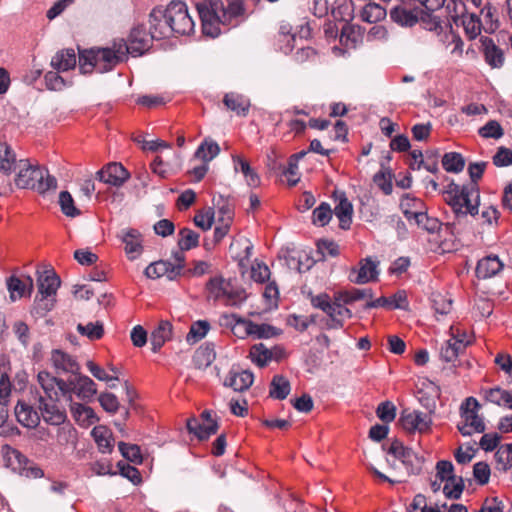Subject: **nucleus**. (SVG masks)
Wrapping results in <instances>:
<instances>
[{
  "label": "nucleus",
  "mask_w": 512,
  "mask_h": 512,
  "mask_svg": "<svg viewBox=\"0 0 512 512\" xmlns=\"http://www.w3.org/2000/svg\"><path fill=\"white\" fill-rule=\"evenodd\" d=\"M218 427V422L214 419L213 412L210 410H204L201 419L190 418L187 420L189 433L194 434L199 440L208 439L217 432Z\"/></svg>",
  "instance_id": "nucleus-12"
},
{
  "label": "nucleus",
  "mask_w": 512,
  "mask_h": 512,
  "mask_svg": "<svg viewBox=\"0 0 512 512\" xmlns=\"http://www.w3.org/2000/svg\"><path fill=\"white\" fill-rule=\"evenodd\" d=\"M172 336V324L168 320H162L158 326L152 331L150 343L153 352H158L166 341Z\"/></svg>",
  "instance_id": "nucleus-29"
},
{
  "label": "nucleus",
  "mask_w": 512,
  "mask_h": 512,
  "mask_svg": "<svg viewBox=\"0 0 512 512\" xmlns=\"http://www.w3.org/2000/svg\"><path fill=\"white\" fill-rule=\"evenodd\" d=\"M220 146L211 138L205 139L195 151V158L202 160L204 163L194 167L192 174L197 181H200L208 171L207 163L213 160L219 153Z\"/></svg>",
  "instance_id": "nucleus-13"
},
{
  "label": "nucleus",
  "mask_w": 512,
  "mask_h": 512,
  "mask_svg": "<svg viewBox=\"0 0 512 512\" xmlns=\"http://www.w3.org/2000/svg\"><path fill=\"white\" fill-rule=\"evenodd\" d=\"M127 58L125 40L113 41L109 47H93L79 52V69L82 74L93 71L106 73L113 70Z\"/></svg>",
  "instance_id": "nucleus-1"
},
{
  "label": "nucleus",
  "mask_w": 512,
  "mask_h": 512,
  "mask_svg": "<svg viewBox=\"0 0 512 512\" xmlns=\"http://www.w3.org/2000/svg\"><path fill=\"white\" fill-rule=\"evenodd\" d=\"M118 238L125 244V252L130 260L137 259L143 252L142 234L133 228L122 229Z\"/></svg>",
  "instance_id": "nucleus-19"
},
{
  "label": "nucleus",
  "mask_w": 512,
  "mask_h": 512,
  "mask_svg": "<svg viewBox=\"0 0 512 512\" xmlns=\"http://www.w3.org/2000/svg\"><path fill=\"white\" fill-rule=\"evenodd\" d=\"M222 221L224 219V207H219L217 211L213 207H208L205 210L199 211L194 216V223L196 226L203 230H209L215 219Z\"/></svg>",
  "instance_id": "nucleus-30"
},
{
  "label": "nucleus",
  "mask_w": 512,
  "mask_h": 512,
  "mask_svg": "<svg viewBox=\"0 0 512 512\" xmlns=\"http://www.w3.org/2000/svg\"><path fill=\"white\" fill-rule=\"evenodd\" d=\"M210 329V324L207 320H198L192 323L189 332L186 335L188 344H195L202 340Z\"/></svg>",
  "instance_id": "nucleus-44"
},
{
  "label": "nucleus",
  "mask_w": 512,
  "mask_h": 512,
  "mask_svg": "<svg viewBox=\"0 0 512 512\" xmlns=\"http://www.w3.org/2000/svg\"><path fill=\"white\" fill-rule=\"evenodd\" d=\"M118 473L131 481L133 484L137 485L141 482V475L137 468L134 466H131L128 463H125L123 461H119L117 463Z\"/></svg>",
  "instance_id": "nucleus-59"
},
{
  "label": "nucleus",
  "mask_w": 512,
  "mask_h": 512,
  "mask_svg": "<svg viewBox=\"0 0 512 512\" xmlns=\"http://www.w3.org/2000/svg\"><path fill=\"white\" fill-rule=\"evenodd\" d=\"M253 247L251 241L243 235L238 234L232 238L229 254L231 260L237 264L241 275H245L249 269Z\"/></svg>",
  "instance_id": "nucleus-9"
},
{
  "label": "nucleus",
  "mask_w": 512,
  "mask_h": 512,
  "mask_svg": "<svg viewBox=\"0 0 512 512\" xmlns=\"http://www.w3.org/2000/svg\"><path fill=\"white\" fill-rule=\"evenodd\" d=\"M420 8L409 9L403 5H396L390 9V18L393 22L405 26L412 27L419 22Z\"/></svg>",
  "instance_id": "nucleus-24"
},
{
  "label": "nucleus",
  "mask_w": 512,
  "mask_h": 512,
  "mask_svg": "<svg viewBox=\"0 0 512 512\" xmlns=\"http://www.w3.org/2000/svg\"><path fill=\"white\" fill-rule=\"evenodd\" d=\"M4 456L7 465L18 472L23 470V467L30 463L29 459L25 455L10 446H6Z\"/></svg>",
  "instance_id": "nucleus-42"
},
{
  "label": "nucleus",
  "mask_w": 512,
  "mask_h": 512,
  "mask_svg": "<svg viewBox=\"0 0 512 512\" xmlns=\"http://www.w3.org/2000/svg\"><path fill=\"white\" fill-rule=\"evenodd\" d=\"M378 265L379 262L373 260L371 257L360 260L359 267L351 269L349 280L359 285L376 281L379 276Z\"/></svg>",
  "instance_id": "nucleus-14"
},
{
  "label": "nucleus",
  "mask_w": 512,
  "mask_h": 512,
  "mask_svg": "<svg viewBox=\"0 0 512 512\" xmlns=\"http://www.w3.org/2000/svg\"><path fill=\"white\" fill-rule=\"evenodd\" d=\"M58 400H48L43 396L39 397V410L43 420L50 425H61L66 420V413L57 404Z\"/></svg>",
  "instance_id": "nucleus-20"
},
{
  "label": "nucleus",
  "mask_w": 512,
  "mask_h": 512,
  "mask_svg": "<svg viewBox=\"0 0 512 512\" xmlns=\"http://www.w3.org/2000/svg\"><path fill=\"white\" fill-rule=\"evenodd\" d=\"M485 61L492 68H500L504 64V53L495 45L494 41L489 37H483L481 39Z\"/></svg>",
  "instance_id": "nucleus-27"
},
{
  "label": "nucleus",
  "mask_w": 512,
  "mask_h": 512,
  "mask_svg": "<svg viewBox=\"0 0 512 512\" xmlns=\"http://www.w3.org/2000/svg\"><path fill=\"white\" fill-rule=\"evenodd\" d=\"M207 299L216 302L224 296V279L222 276L211 278L206 284Z\"/></svg>",
  "instance_id": "nucleus-47"
},
{
  "label": "nucleus",
  "mask_w": 512,
  "mask_h": 512,
  "mask_svg": "<svg viewBox=\"0 0 512 512\" xmlns=\"http://www.w3.org/2000/svg\"><path fill=\"white\" fill-rule=\"evenodd\" d=\"M91 436L97 444L98 450L103 453H111L113 450V438L111 431L105 426H95L91 431Z\"/></svg>",
  "instance_id": "nucleus-32"
},
{
  "label": "nucleus",
  "mask_w": 512,
  "mask_h": 512,
  "mask_svg": "<svg viewBox=\"0 0 512 512\" xmlns=\"http://www.w3.org/2000/svg\"><path fill=\"white\" fill-rule=\"evenodd\" d=\"M415 223L428 231L429 233H435L440 228V222L437 218L429 217L426 212L417 211L414 214Z\"/></svg>",
  "instance_id": "nucleus-52"
},
{
  "label": "nucleus",
  "mask_w": 512,
  "mask_h": 512,
  "mask_svg": "<svg viewBox=\"0 0 512 512\" xmlns=\"http://www.w3.org/2000/svg\"><path fill=\"white\" fill-rule=\"evenodd\" d=\"M254 382V375L249 370L230 371L229 386L234 391L242 392L247 390Z\"/></svg>",
  "instance_id": "nucleus-33"
},
{
  "label": "nucleus",
  "mask_w": 512,
  "mask_h": 512,
  "mask_svg": "<svg viewBox=\"0 0 512 512\" xmlns=\"http://www.w3.org/2000/svg\"><path fill=\"white\" fill-rule=\"evenodd\" d=\"M118 449L121 455L128 461L134 464L142 463V455L140 451V447L136 444H129L125 442L118 443Z\"/></svg>",
  "instance_id": "nucleus-50"
},
{
  "label": "nucleus",
  "mask_w": 512,
  "mask_h": 512,
  "mask_svg": "<svg viewBox=\"0 0 512 512\" xmlns=\"http://www.w3.org/2000/svg\"><path fill=\"white\" fill-rule=\"evenodd\" d=\"M311 304L314 308L320 309L326 314L331 313L333 311V301H331L330 297L326 293H320L318 295L309 294Z\"/></svg>",
  "instance_id": "nucleus-61"
},
{
  "label": "nucleus",
  "mask_w": 512,
  "mask_h": 512,
  "mask_svg": "<svg viewBox=\"0 0 512 512\" xmlns=\"http://www.w3.org/2000/svg\"><path fill=\"white\" fill-rule=\"evenodd\" d=\"M469 344L470 340H467L465 335L453 336L441 347L440 357L445 362H454Z\"/></svg>",
  "instance_id": "nucleus-23"
},
{
  "label": "nucleus",
  "mask_w": 512,
  "mask_h": 512,
  "mask_svg": "<svg viewBox=\"0 0 512 512\" xmlns=\"http://www.w3.org/2000/svg\"><path fill=\"white\" fill-rule=\"evenodd\" d=\"M332 217V211L329 204L323 202L313 211V223L325 226Z\"/></svg>",
  "instance_id": "nucleus-62"
},
{
  "label": "nucleus",
  "mask_w": 512,
  "mask_h": 512,
  "mask_svg": "<svg viewBox=\"0 0 512 512\" xmlns=\"http://www.w3.org/2000/svg\"><path fill=\"white\" fill-rule=\"evenodd\" d=\"M59 205L61 211L67 217H76L80 215V210L74 205V200L68 191H62L59 195Z\"/></svg>",
  "instance_id": "nucleus-54"
},
{
  "label": "nucleus",
  "mask_w": 512,
  "mask_h": 512,
  "mask_svg": "<svg viewBox=\"0 0 512 512\" xmlns=\"http://www.w3.org/2000/svg\"><path fill=\"white\" fill-rule=\"evenodd\" d=\"M174 35H188L194 30V22L182 1H171L163 8Z\"/></svg>",
  "instance_id": "nucleus-8"
},
{
  "label": "nucleus",
  "mask_w": 512,
  "mask_h": 512,
  "mask_svg": "<svg viewBox=\"0 0 512 512\" xmlns=\"http://www.w3.org/2000/svg\"><path fill=\"white\" fill-rule=\"evenodd\" d=\"M251 361L258 367L263 368L271 361V351L263 343H258L250 348L249 353Z\"/></svg>",
  "instance_id": "nucleus-40"
},
{
  "label": "nucleus",
  "mask_w": 512,
  "mask_h": 512,
  "mask_svg": "<svg viewBox=\"0 0 512 512\" xmlns=\"http://www.w3.org/2000/svg\"><path fill=\"white\" fill-rule=\"evenodd\" d=\"M425 407L428 409V413L419 410L404 409L398 420L401 427L409 433L416 431L425 433L429 431L432 425L431 414L434 413L436 404L432 401L431 403L425 404Z\"/></svg>",
  "instance_id": "nucleus-7"
},
{
  "label": "nucleus",
  "mask_w": 512,
  "mask_h": 512,
  "mask_svg": "<svg viewBox=\"0 0 512 512\" xmlns=\"http://www.w3.org/2000/svg\"><path fill=\"white\" fill-rule=\"evenodd\" d=\"M178 235V246L181 251H187L199 245L200 235L190 228H182Z\"/></svg>",
  "instance_id": "nucleus-45"
},
{
  "label": "nucleus",
  "mask_w": 512,
  "mask_h": 512,
  "mask_svg": "<svg viewBox=\"0 0 512 512\" xmlns=\"http://www.w3.org/2000/svg\"><path fill=\"white\" fill-rule=\"evenodd\" d=\"M70 403V411L74 420L83 427H88L98 421L93 409L81 403L68 401Z\"/></svg>",
  "instance_id": "nucleus-26"
},
{
  "label": "nucleus",
  "mask_w": 512,
  "mask_h": 512,
  "mask_svg": "<svg viewBox=\"0 0 512 512\" xmlns=\"http://www.w3.org/2000/svg\"><path fill=\"white\" fill-rule=\"evenodd\" d=\"M150 32L152 38L161 40L173 36V29L170 26L163 7H155L149 14Z\"/></svg>",
  "instance_id": "nucleus-17"
},
{
  "label": "nucleus",
  "mask_w": 512,
  "mask_h": 512,
  "mask_svg": "<svg viewBox=\"0 0 512 512\" xmlns=\"http://www.w3.org/2000/svg\"><path fill=\"white\" fill-rule=\"evenodd\" d=\"M129 177L130 173L121 163L117 162L108 163L96 173V179L114 187L122 186Z\"/></svg>",
  "instance_id": "nucleus-15"
},
{
  "label": "nucleus",
  "mask_w": 512,
  "mask_h": 512,
  "mask_svg": "<svg viewBox=\"0 0 512 512\" xmlns=\"http://www.w3.org/2000/svg\"><path fill=\"white\" fill-rule=\"evenodd\" d=\"M17 165L16 155L12 148L6 143H0V172L9 175Z\"/></svg>",
  "instance_id": "nucleus-38"
},
{
  "label": "nucleus",
  "mask_w": 512,
  "mask_h": 512,
  "mask_svg": "<svg viewBox=\"0 0 512 512\" xmlns=\"http://www.w3.org/2000/svg\"><path fill=\"white\" fill-rule=\"evenodd\" d=\"M495 459L498 470L507 471L512 467V444H505L500 446L496 453Z\"/></svg>",
  "instance_id": "nucleus-49"
},
{
  "label": "nucleus",
  "mask_w": 512,
  "mask_h": 512,
  "mask_svg": "<svg viewBox=\"0 0 512 512\" xmlns=\"http://www.w3.org/2000/svg\"><path fill=\"white\" fill-rule=\"evenodd\" d=\"M153 40H155V38H152V33L150 31L147 33L143 25L133 27L128 42L125 41L127 55L130 54L133 57L143 55L150 49Z\"/></svg>",
  "instance_id": "nucleus-11"
},
{
  "label": "nucleus",
  "mask_w": 512,
  "mask_h": 512,
  "mask_svg": "<svg viewBox=\"0 0 512 512\" xmlns=\"http://www.w3.org/2000/svg\"><path fill=\"white\" fill-rule=\"evenodd\" d=\"M51 362L57 374L70 373L77 375L80 370V365L76 359L60 349L52 350Z\"/></svg>",
  "instance_id": "nucleus-21"
},
{
  "label": "nucleus",
  "mask_w": 512,
  "mask_h": 512,
  "mask_svg": "<svg viewBox=\"0 0 512 512\" xmlns=\"http://www.w3.org/2000/svg\"><path fill=\"white\" fill-rule=\"evenodd\" d=\"M77 331L90 340L100 339L104 334L103 324L99 321L89 322L86 325L78 324Z\"/></svg>",
  "instance_id": "nucleus-51"
},
{
  "label": "nucleus",
  "mask_w": 512,
  "mask_h": 512,
  "mask_svg": "<svg viewBox=\"0 0 512 512\" xmlns=\"http://www.w3.org/2000/svg\"><path fill=\"white\" fill-rule=\"evenodd\" d=\"M7 289L10 293V299L16 301L25 295V283L16 276H10L7 279Z\"/></svg>",
  "instance_id": "nucleus-58"
},
{
  "label": "nucleus",
  "mask_w": 512,
  "mask_h": 512,
  "mask_svg": "<svg viewBox=\"0 0 512 512\" xmlns=\"http://www.w3.org/2000/svg\"><path fill=\"white\" fill-rule=\"evenodd\" d=\"M232 166L235 173H241L249 188H256L261 184L259 174L250 166L249 162L240 155H231Z\"/></svg>",
  "instance_id": "nucleus-22"
},
{
  "label": "nucleus",
  "mask_w": 512,
  "mask_h": 512,
  "mask_svg": "<svg viewBox=\"0 0 512 512\" xmlns=\"http://www.w3.org/2000/svg\"><path fill=\"white\" fill-rule=\"evenodd\" d=\"M15 415L20 424L27 428H35L40 422L39 413L25 402H18Z\"/></svg>",
  "instance_id": "nucleus-28"
},
{
  "label": "nucleus",
  "mask_w": 512,
  "mask_h": 512,
  "mask_svg": "<svg viewBox=\"0 0 512 512\" xmlns=\"http://www.w3.org/2000/svg\"><path fill=\"white\" fill-rule=\"evenodd\" d=\"M493 164L496 167H507L512 165V150L501 146L492 157Z\"/></svg>",
  "instance_id": "nucleus-64"
},
{
  "label": "nucleus",
  "mask_w": 512,
  "mask_h": 512,
  "mask_svg": "<svg viewBox=\"0 0 512 512\" xmlns=\"http://www.w3.org/2000/svg\"><path fill=\"white\" fill-rule=\"evenodd\" d=\"M479 402L474 397H468L460 407L462 422L457 427L463 436L473 433H483L486 429L483 419L478 415Z\"/></svg>",
  "instance_id": "nucleus-6"
},
{
  "label": "nucleus",
  "mask_w": 512,
  "mask_h": 512,
  "mask_svg": "<svg viewBox=\"0 0 512 512\" xmlns=\"http://www.w3.org/2000/svg\"><path fill=\"white\" fill-rule=\"evenodd\" d=\"M215 357L214 344L206 343L196 350L193 356V363L198 369H204L211 365Z\"/></svg>",
  "instance_id": "nucleus-37"
},
{
  "label": "nucleus",
  "mask_w": 512,
  "mask_h": 512,
  "mask_svg": "<svg viewBox=\"0 0 512 512\" xmlns=\"http://www.w3.org/2000/svg\"><path fill=\"white\" fill-rule=\"evenodd\" d=\"M444 193L448 195L446 202L458 216H465L468 213L472 216L478 214L479 189L474 183L460 186L452 181Z\"/></svg>",
  "instance_id": "nucleus-3"
},
{
  "label": "nucleus",
  "mask_w": 512,
  "mask_h": 512,
  "mask_svg": "<svg viewBox=\"0 0 512 512\" xmlns=\"http://www.w3.org/2000/svg\"><path fill=\"white\" fill-rule=\"evenodd\" d=\"M336 297V301L342 302L345 305L351 304L355 301H359L362 299H372L373 291L370 288L366 289H358L352 288L351 290L339 291L334 294Z\"/></svg>",
  "instance_id": "nucleus-34"
},
{
  "label": "nucleus",
  "mask_w": 512,
  "mask_h": 512,
  "mask_svg": "<svg viewBox=\"0 0 512 512\" xmlns=\"http://www.w3.org/2000/svg\"><path fill=\"white\" fill-rule=\"evenodd\" d=\"M282 333L281 329L274 327L270 324H256L252 327V337L255 339H269L279 336Z\"/></svg>",
  "instance_id": "nucleus-53"
},
{
  "label": "nucleus",
  "mask_w": 512,
  "mask_h": 512,
  "mask_svg": "<svg viewBox=\"0 0 512 512\" xmlns=\"http://www.w3.org/2000/svg\"><path fill=\"white\" fill-rule=\"evenodd\" d=\"M451 2L456 12V14L451 15V17L456 20V18L461 16L465 33L470 39H475L481 33L482 23L480 18L475 13L464 14L465 5L461 0H451Z\"/></svg>",
  "instance_id": "nucleus-16"
},
{
  "label": "nucleus",
  "mask_w": 512,
  "mask_h": 512,
  "mask_svg": "<svg viewBox=\"0 0 512 512\" xmlns=\"http://www.w3.org/2000/svg\"><path fill=\"white\" fill-rule=\"evenodd\" d=\"M436 478L440 481L454 482V466L451 461L440 460L436 464Z\"/></svg>",
  "instance_id": "nucleus-55"
},
{
  "label": "nucleus",
  "mask_w": 512,
  "mask_h": 512,
  "mask_svg": "<svg viewBox=\"0 0 512 512\" xmlns=\"http://www.w3.org/2000/svg\"><path fill=\"white\" fill-rule=\"evenodd\" d=\"M38 382L44 391V396L48 400H59V395L67 396V388L62 386V379L52 376L49 372L41 371L38 373Z\"/></svg>",
  "instance_id": "nucleus-18"
},
{
  "label": "nucleus",
  "mask_w": 512,
  "mask_h": 512,
  "mask_svg": "<svg viewBox=\"0 0 512 512\" xmlns=\"http://www.w3.org/2000/svg\"><path fill=\"white\" fill-rule=\"evenodd\" d=\"M76 54L73 49H64L57 52L51 59V66L57 71H68L76 66Z\"/></svg>",
  "instance_id": "nucleus-31"
},
{
  "label": "nucleus",
  "mask_w": 512,
  "mask_h": 512,
  "mask_svg": "<svg viewBox=\"0 0 512 512\" xmlns=\"http://www.w3.org/2000/svg\"><path fill=\"white\" fill-rule=\"evenodd\" d=\"M201 19L202 31L205 36L216 38L221 33V17L219 11H224L221 0H202L196 4Z\"/></svg>",
  "instance_id": "nucleus-5"
},
{
  "label": "nucleus",
  "mask_w": 512,
  "mask_h": 512,
  "mask_svg": "<svg viewBox=\"0 0 512 512\" xmlns=\"http://www.w3.org/2000/svg\"><path fill=\"white\" fill-rule=\"evenodd\" d=\"M442 166L447 172L459 173L465 167V159L460 153L448 152L442 157Z\"/></svg>",
  "instance_id": "nucleus-43"
},
{
  "label": "nucleus",
  "mask_w": 512,
  "mask_h": 512,
  "mask_svg": "<svg viewBox=\"0 0 512 512\" xmlns=\"http://www.w3.org/2000/svg\"><path fill=\"white\" fill-rule=\"evenodd\" d=\"M376 415L382 422L390 423L396 417V407L391 401H384L378 405Z\"/></svg>",
  "instance_id": "nucleus-60"
},
{
  "label": "nucleus",
  "mask_w": 512,
  "mask_h": 512,
  "mask_svg": "<svg viewBox=\"0 0 512 512\" xmlns=\"http://www.w3.org/2000/svg\"><path fill=\"white\" fill-rule=\"evenodd\" d=\"M384 15V10L377 4H367L361 13L362 19L368 23H375Z\"/></svg>",
  "instance_id": "nucleus-63"
},
{
  "label": "nucleus",
  "mask_w": 512,
  "mask_h": 512,
  "mask_svg": "<svg viewBox=\"0 0 512 512\" xmlns=\"http://www.w3.org/2000/svg\"><path fill=\"white\" fill-rule=\"evenodd\" d=\"M291 391L289 380L283 375H275L272 378L269 390V396L273 399L284 400Z\"/></svg>",
  "instance_id": "nucleus-36"
},
{
  "label": "nucleus",
  "mask_w": 512,
  "mask_h": 512,
  "mask_svg": "<svg viewBox=\"0 0 512 512\" xmlns=\"http://www.w3.org/2000/svg\"><path fill=\"white\" fill-rule=\"evenodd\" d=\"M334 213L339 219L340 227L342 229H348L352 222L353 206L347 198H342L339 201L334 209Z\"/></svg>",
  "instance_id": "nucleus-41"
},
{
  "label": "nucleus",
  "mask_w": 512,
  "mask_h": 512,
  "mask_svg": "<svg viewBox=\"0 0 512 512\" xmlns=\"http://www.w3.org/2000/svg\"><path fill=\"white\" fill-rule=\"evenodd\" d=\"M61 280L52 269L37 271L38 296L36 297L35 310L38 315H45L55 305L56 293Z\"/></svg>",
  "instance_id": "nucleus-4"
},
{
  "label": "nucleus",
  "mask_w": 512,
  "mask_h": 512,
  "mask_svg": "<svg viewBox=\"0 0 512 512\" xmlns=\"http://www.w3.org/2000/svg\"><path fill=\"white\" fill-rule=\"evenodd\" d=\"M433 12L420 9L419 22L423 25L424 29L440 34L443 31V26L439 17L435 16Z\"/></svg>",
  "instance_id": "nucleus-46"
},
{
  "label": "nucleus",
  "mask_w": 512,
  "mask_h": 512,
  "mask_svg": "<svg viewBox=\"0 0 512 512\" xmlns=\"http://www.w3.org/2000/svg\"><path fill=\"white\" fill-rule=\"evenodd\" d=\"M62 386L67 388V401L73 400L72 394L83 401H90L97 393L95 382L90 377L79 373L67 382H62Z\"/></svg>",
  "instance_id": "nucleus-10"
},
{
  "label": "nucleus",
  "mask_w": 512,
  "mask_h": 512,
  "mask_svg": "<svg viewBox=\"0 0 512 512\" xmlns=\"http://www.w3.org/2000/svg\"><path fill=\"white\" fill-rule=\"evenodd\" d=\"M250 100L239 94L226 93V108L235 112L236 115L245 117L250 109Z\"/></svg>",
  "instance_id": "nucleus-35"
},
{
  "label": "nucleus",
  "mask_w": 512,
  "mask_h": 512,
  "mask_svg": "<svg viewBox=\"0 0 512 512\" xmlns=\"http://www.w3.org/2000/svg\"><path fill=\"white\" fill-rule=\"evenodd\" d=\"M170 261L159 260L150 263L144 270V274L147 278L157 279L167 274V269L170 267Z\"/></svg>",
  "instance_id": "nucleus-56"
},
{
  "label": "nucleus",
  "mask_w": 512,
  "mask_h": 512,
  "mask_svg": "<svg viewBox=\"0 0 512 512\" xmlns=\"http://www.w3.org/2000/svg\"><path fill=\"white\" fill-rule=\"evenodd\" d=\"M400 461L406 467L408 475H419L421 473L424 458L419 456L411 448L402 455Z\"/></svg>",
  "instance_id": "nucleus-39"
},
{
  "label": "nucleus",
  "mask_w": 512,
  "mask_h": 512,
  "mask_svg": "<svg viewBox=\"0 0 512 512\" xmlns=\"http://www.w3.org/2000/svg\"><path fill=\"white\" fill-rule=\"evenodd\" d=\"M503 266L498 256L489 255L478 261L475 273L479 279H488L497 275Z\"/></svg>",
  "instance_id": "nucleus-25"
},
{
  "label": "nucleus",
  "mask_w": 512,
  "mask_h": 512,
  "mask_svg": "<svg viewBox=\"0 0 512 512\" xmlns=\"http://www.w3.org/2000/svg\"><path fill=\"white\" fill-rule=\"evenodd\" d=\"M17 167L15 184L18 188L32 189L40 194L56 190L57 180L46 169L31 165L26 159L19 160Z\"/></svg>",
  "instance_id": "nucleus-2"
},
{
  "label": "nucleus",
  "mask_w": 512,
  "mask_h": 512,
  "mask_svg": "<svg viewBox=\"0 0 512 512\" xmlns=\"http://www.w3.org/2000/svg\"><path fill=\"white\" fill-rule=\"evenodd\" d=\"M60 71H48L44 75V81L46 88L51 91H61L65 87L71 86L72 82L70 80L64 79L59 75Z\"/></svg>",
  "instance_id": "nucleus-48"
},
{
  "label": "nucleus",
  "mask_w": 512,
  "mask_h": 512,
  "mask_svg": "<svg viewBox=\"0 0 512 512\" xmlns=\"http://www.w3.org/2000/svg\"><path fill=\"white\" fill-rule=\"evenodd\" d=\"M295 41V35L291 33V26L289 24H282L279 29V42H284V45L280 46V49L285 53H290L293 48Z\"/></svg>",
  "instance_id": "nucleus-57"
}]
</instances>
